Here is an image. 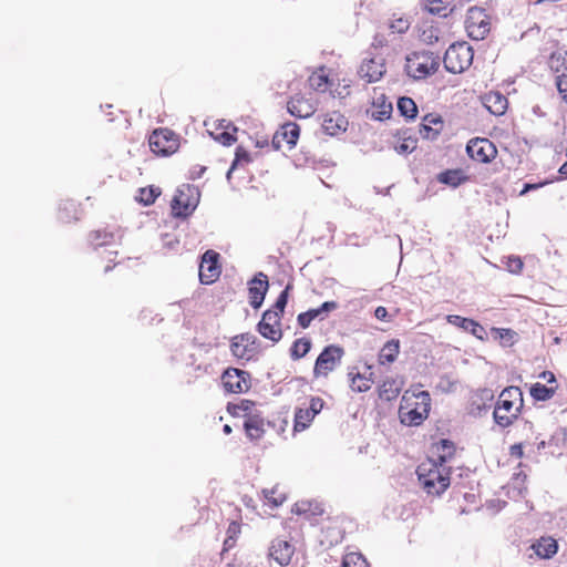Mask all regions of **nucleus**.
Here are the masks:
<instances>
[{
  "mask_svg": "<svg viewBox=\"0 0 567 567\" xmlns=\"http://www.w3.org/2000/svg\"><path fill=\"white\" fill-rule=\"evenodd\" d=\"M441 446L445 454L439 455V461L426 460L422 462L416 470L417 478L423 489L433 496L441 495L450 486V470L445 465L446 457L453 455V444L447 440L441 441Z\"/></svg>",
  "mask_w": 567,
  "mask_h": 567,
  "instance_id": "1",
  "label": "nucleus"
},
{
  "mask_svg": "<svg viewBox=\"0 0 567 567\" xmlns=\"http://www.w3.org/2000/svg\"><path fill=\"white\" fill-rule=\"evenodd\" d=\"M431 395L427 391L406 390L400 402L399 419L405 426H419L431 411Z\"/></svg>",
  "mask_w": 567,
  "mask_h": 567,
  "instance_id": "2",
  "label": "nucleus"
},
{
  "mask_svg": "<svg viewBox=\"0 0 567 567\" xmlns=\"http://www.w3.org/2000/svg\"><path fill=\"white\" fill-rule=\"evenodd\" d=\"M524 408L523 391L518 386H507L498 395L495 403L494 422L505 429L509 427L520 415Z\"/></svg>",
  "mask_w": 567,
  "mask_h": 567,
  "instance_id": "3",
  "label": "nucleus"
},
{
  "mask_svg": "<svg viewBox=\"0 0 567 567\" xmlns=\"http://www.w3.org/2000/svg\"><path fill=\"white\" fill-rule=\"evenodd\" d=\"M440 68V56L430 51H415L406 55L404 70L414 80H424Z\"/></svg>",
  "mask_w": 567,
  "mask_h": 567,
  "instance_id": "4",
  "label": "nucleus"
},
{
  "mask_svg": "<svg viewBox=\"0 0 567 567\" xmlns=\"http://www.w3.org/2000/svg\"><path fill=\"white\" fill-rule=\"evenodd\" d=\"M474 50L465 41L451 44L444 54V66L446 71L460 74L466 71L473 63Z\"/></svg>",
  "mask_w": 567,
  "mask_h": 567,
  "instance_id": "5",
  "label": "nucleus"
},
{
  "mask_svg": "<svg viewBox=\"0 0 567 567\" xmlns=\"http://www.w3.org/2000/svg\"><path fill=\"white\" fill-rule=\"evenodd\" d=\"M148 145L154 155L167 157L178 151L181 136L167 127H158L150 134Z\"/></svg>",
  "mask_w": 567,
  "mask_h": 567,
  "instance_id": "6",
  "label": "nucleus"
},
{
  "mask_svg": "<svg viewBox=\"0 0 567 567\" xmlns=\"http://www.w3.org/2000/svg\"><path fill=\"white\" fill-rule=\"evenodd\" d=\"M199 198L200 193L197 187L189 184L182 185L172 199V214L175 217H188L196 209Z\"/></svg>",
  "mask_w": 567,
  "mask_h": 567,
  "instance_id": "7",
  "label": "nucleus"
},
{
  "mask_svg": "<svg viewBox=\"0 0 567 567\" xmlns=\"http://www.w3.org/2000/svg\"><path fill=\"white\" fill-rule=\"evenodd\" d=\"M492 21L485 9L471 7L465 17L467 35L476 41L484 40L491 31Z\"/></svg>",
  "mask_w": 567,
  "mask_h": 567,
  "instance_id": "8",
  "label": "nucleus"
},
{
  "mask_svg": "<svg viewBox=\"0 0 567 567\" xmlns=\"http://www.w3.org/2000/svg\"><path fill=\"white\" fill-rule=\"evenodd\" d=\"M343 355L342 347L337 344L326 347L316 360L313 375L316 378H327L341 363Z\"/></svg>",
  "mask_w": 567,
  "mask_h": 567,
  "instance_id": "9",
  "label": "nucleus"
},
{
  "mask_svg": "<svg viewBox=\"0 0 567 567\" xmlns=\"http://www.w3.org/2000/svg\"><path fill=\"white\" fill-rule=\"evenodd\" d=\"M548 66L556 74L555 85L558 95L567 105V52H553L548 59Z\"/></svg>",
  "mask_w": 567,
  "mask_h": 567,
  "instance_id": "10",
  "label": "nucleus"
},
{
  "mask_svg": "<svg viewBox=\"0 0 567 567\" xmlns=\"http://www.w3.org/2000/svg\"><path fill=\"white\" fill-rule=\"evenodd\" d=\"M221 384L227 393H246L251 388V378L247 371L228 368L221 374Z\"/></svg>",
  "mask_w": 567,
  "mask_h": 567,
  "instance_id": "11",
  "label": "nucleus"
},
{
  "mask_svg": "<svg viewBox=\"0 0 567 567\" xmlns=\"http://www.w3.org/2000/svg\"><path fill=\"white\" fill-rule=\"evenodd\" d=\"M468 156L478 163L487 164L497 156V147L488 138L475 137L468 141L466 145Z\"/></svg>",
  "mask_w": 567,
  "mask_h": 567,
  "instance_id": "12",
  "label": "nucleus"
},
{
  "mask_svg": "<svg viewBox=\"0 0 567 567\" xmlns=\"http://www.w3.org/2000/svg\"><path fill=\"white\" fill-rule=\"evenodd\" d=\"M221 274L219 254L215 250H207L202 257L199 265V280L203 285L214 284Z\"/></svg>",
  "mask_w": 567,
  "mask_h": 567,
  "instance_id": "13",
  "label": "nucleus"
},
{
  "mask_svg": "<svg viewBox=\"0 0 567 567\" xmlns=\"http://www.w3.org/2000/svg\"><path fill=\"white\" fill-rule=\"evenodd\" d=\"M324 402L321 398H311L307 408H299L295 412L293 432L305 431L313 421L315 416L321 412Z\"/></svg>",
  "mask_w": 567,
  "mask_h": 567,
  "instance_id": "14",
  "label": "nucleus"
},
{
  "mask_svg": "<svg viewBox=\"0 0 567 567\" xmlns=\"http://www.w3.org/2000/svg\"><path fill=\"white\" fill-rule=\"evenodd\" d=\"M257 338L249 333H240L231 339L230 351L237 359L250 360L257 353Z\"/></svg>",
  "mask_w": 567,
  "mask_h": 567,
  "instance_id": "15",
  "label": "nucleus"
},
{
  "mask_svg": "<svg viewBox=\"0 0 567 567\" xmlns=\"http://www.w3.org/2000/svg\"><path fill=\"white\" fill-rule=\"evenodd\" d=\"M258 332L266 339L278 342L282 338L281 319L278 312L266 310L257 324Z\"/></svg>",
  "mask_w": 567,
  "mask_h": 567,
  "instance_id": "16",
  "label": "nucleus"
},
{
  "mask_svg": "<svg viewBox=\"0 0 567 567\" xmlns=\"http://www.w3.org/2000/svg\"><path fill=\"white\" fill-rule=\"evenodd\" d=\"M336 309H338V302L326 301L318 308H312L299 313L297 317V322L302 329H307L310 327L312 321L324 320L326 318H328L329 313L334 311Z\"/></svg>",
  "mask_w": 567,
  "mask_h": 567,
  "instance_id": "17",
  "label": "nucleus"
},
{
  "mask_svg": "<svg viewBox=\"0 0 567 567\" xmlns=\"http://www.w3.org/2000/svg\"><path fill=\"white\" fill-rule=\"evenodd\" d=\"M268 287V277L264 272L256 274L248 282L249 303L252 308L258 309L262 305Z\"/></svg>",
  "mask_w": 567,
  "mask_h": 567,
  "instance_id": "18",
  "label": "nucleus"
},
{
  "mask_svg": "<svg viewBox=\"0 0 567 567\" xmlns=\"http://www.w3.org/2000/svg\"><path fill=\"white\" fill-rule=\"evenodd\" d=\"M348 118L338 111L328 112L322 115L321 127L329 136H339L348 128Z\"/></svg>",
  "mask_w": 567,
  "mask_h": 567,
  "instance_id": "19",
  "label": "nucleus"
},
{
  "mask_svg": "<svg viewBox=\"0 0 567 567\" xmlns=\"http://www.w3.org/2000/svg\"><path fill=\"white\" fill-rule=\"evenodd\" d=\"M287 107L288 112L298 118H307L317 110V105L312 99L306 97L302 94H295L288 101Z\"/></svg>",
  "mask_w": 567,
  "mask_h": 567,
  "instance_id": "20",
  "label": "nucleus"
},
{
  "mask_svg": "<svg viewBox=\"0 0 567 567\" xmlns=\"http://www.w3.org/2000/svg\"><path fill=\"white\" fill-rule=\"evenodd\" d=\"M446 321L466 332H470L475 338L484 341L487 339L485 328L474 319L464 318L458 315H449Z\"/></svg>",
  "mask_w": 567,
  "mask_h": 567,
  "instance_id": "21",
  "label": "nucleus"
},
{
  "mask_svg": "<svg viewBox=\"0 0 567 567\" xmlns=\"http://www.w3.org/2000/svg\"><path fill=\"white\" fill-rule=\"evenodd\" d=\"M444 128V121L440 114H426L420 125V135L424 140L434 141Z\"/></svg>",
  "mask_w": 567,
  "mask_h": 567,
  "instance_id": "22",
  "label": "nucleus"
},
{
  "mask_svg": "<svg viewBox=\"0 0 567 567\" xmlns=\"http://www.w3.org/2000/svg\"><path fill=\"white\" fill-rule=\"evenodd\" d=\"M300 135V127L298 124L289 122L284 124L278 132L274 135L272 144L276 148L281 147L286 143L287 147L291 150L296 146Z\"/></svg>",
  "mask_w": 567,
  "mask_h": 567,
  "instance_id": "23",
  "label": "nucleus"
},
{
  "mask_svg": "<svg viewBox=\"0 0 567 567\" xmlns=\"http://www.w3.org/2000/svg\"><path fill=\"white\" fill-rule=\"evenodd\" d=\"M385 73V64L383 59H365L360 65L359 75L368 83L379 81Z\"/></svg>",
  "mask_w": 567,
  "mask_h": 567,
  "instance_id": "24",
  "label": "nucleus"
},
{
  "mask_svg": "<svg viewBox=\"0 0 567 567\" xmlns=\"http://www.w3.org/2000/svg\"><path fill=\"white\" fill-rule=\"evenodd\" d=\"M295 547L285 539L276 538L269 548V556L280 566H288L293 557Z\"/></svg>",
  "mask_w": 567,
  "mask_h": 567,
  "instance_id": "25",
  "label": "nucleus"
},
{
  "mask_svg": "<svg viewBox=\"0 0 567 567\" xmlns=\"http://www.w3.org/2000/svg\"><path fill=\"white\" fill-rule=\"evenodd\" d=\"M483 105L493 115L501 116L508 107L507 97L498 91H489L482 96Z\"/></svg>",
  "mask_w": 567,
  "mask_h": 567,
  "instance_id": "26",
  "label": "nucleus"
},
{
  "mask_svg": "<svg viewBox=\"0 0 567 567\" xmlns=\"http://www.w3.org/2000/svg\"><path fill=\"white\" fill-rule=\"evenodd\" d=\"M403 380L399 378L388 377L378 386V394L379 398L383 401H392L395 400L402 388H403Z\"/></svg>",
  "mask_w": 567,
  "mask_h": 567,
  "instance_id": "27",
  "label": "nucleus"
},
{
  "mask_svg": "<svg viewBox=\"0 0 567 567\" xmlns=\"http://www.w3.org/2000/svg\"><path fill=\"white\" fill-rule=\"evenodd\" d=\"M400 340L391 339L386 341L378 353L379 365H390L394 363L400 354Z\"/></svg>",
  "mask_w": 567,
  "mask_h": 567,
  "instance_id": "28",
  "label": "nucleus"
},
{
  "mask_svg": "<svg viewBox=\"0 0 567 567\" xmlns=\"http://www.w3.org/2000/svg\"><path fill=\"white\" fill-rule=\"evenodd\" d=\"M369 373H360V372H349L350 377V388L354 392H367L370 390L374 383L373 373L371 372V365H368Z\"/></svg>",
  "mask_w": 567,
  "mask_h": 567,
  "instance_id": "29",
  "label": "nucleus"
},
{
  "mask_svg": "<svg viewBox=\"0 0 567 567\" xmlns=\"http://www.w3.org/2000/svg\"><path fill=\"white\" fill-rule=\"evenodd\" d=\"M530 549L539 558H550L558 549L557 542L553 537H542L530 545Z\"/></svg>",
  "mask_w": 567,
  "mask_h": 567,
  "instance_id": "30",
  "label": "nucleus"
},
{
  "mask_svg": "<svg viewBox=\"0 0 567 567\" xmlns=\"http://www.w3.org/2000/svg\"><path fill=\"white\" fill-rule=\"evenodd\" d=\"M454 0H421L425 11L433 16L447 17L453 11Z\"/></svg>",
  "mask_w": 567,
  "mask_h": 567,
  "instance_id": "31",
  "label": "nucleus"
},
{
  "mask_svg": "<svg viewBox=\"0 0 567 567\" xmlns=\"http://www.w3.org/2000/svg\"><path fill=\"white\" fill-rule=\"evenodd\" d=\"M443 38V32L437 24L425 22L419 30V40L426 45H434Z\"/></svg>",
  "mask_w": 567,
  "mask_h": 567,
  "instance_id": "32",
  "label": "nucleus"
},
{
  "mask_svg": "<svg viewBox=\"0 0 567 567\" xmlns=\"http://www.w3.org/2000/svg\"><path fill=\"white\" fill-rule=\"evenodd\" d=\"M244 429L246 435L251 441H258L265 434V421L261 416L257 414L249 415L244 423Z\"/></svg>",
  "mask_w": 567,
  "mask_h": 567,
  "instance_id": "33",
  "label": "nucleus"
},
{
  "mask_svg": "<svg viewBox=\"0 0 567 567\" xmlns=\"http://www.w3.org/2000/svg\"><path fill=\"white\" fill-rule=\"evenodd\" d=\"M262 496L266 501L265 504L271 508H277L287 501V492L281 484H275L270 488H264Z\"/></svg>",
  "mask_w": 567,
  "mask_h": 567,
  "instance_id": "34",
  "label": "nucleus"
},
{
  "mask_svg": "<svg viewBox=\"0 0 567 567\" xmlns=\"http://www.w3.org/2000/svg\"><path fill=\"white\" fill-rule=\"evenodd\" d=\"M494 395L489 389H481L474 392L470 399V411L471 413H480L489 406Z\"/></svg>",
  "mask_w": 567,
  "mask_h": 567,
  "instance_id": "35",
  "label": "nucleus"
},
{
  "mask_svg": "<svg viewBox=\"0 0 567 567\" xmlns=\"http://www.w3.org/2000/svg\"><path fill=\"white\" fill-rule=\"evenodd\" d=\"M59 219L62 223L78 220L81 215L80 205L73 199H64L59 205Z\"/></svg>",
  "mask_w": 567,
  "mask_h": 567,
  "instance_id": "36",
  "label": "nucleus"
},
{
  "mask_svg": "<svg viewBox=\"0 0 567 567\" xmlns=\"http://www.w3.org/2000/svg\"><path fill=\"white\" fill-rule=\"evenodd\" d=\"M116 238V233L107 228L96 229L90 233L89 240L93 247H101L112 244Z\"/></svg>",
  "mask_w": 567,
  "mask_h": 567,
  "instance_id": "37",
  "label": "nucleus"
},
{
  "mask_svg": "<svg viewBox=\"0 0 567 567\" xmlns=\"http://www.w3.org/2000/svg\"><path fill=\"white\" fill-rule=\"evenodd\" d=\"M557 389L558 385H546L536 382L530 386L529 394L535 401H547L554 396Z\"/></svg>",
  "mask_w": 567,
  "mask_h": 567,
  "instance_id": "38",
  "label": "nucleus"
},
{
  "mask_svg": "<svg viewBox=\"0 0 567 567\" xmlns=\"http://www.w3.org/2000/svg\"><path fill=\"white\" fill-rule=\"evenodd\" d=\"M309 86L317 92H326L330 86L329 78L323 68L315 71L308 79Z\"/></svg>",
  "mask_w": 567,
  "mask_h": 567,
  "instance_id": "39",
  "label": "nucleus"
},
{
  "mask_svg": "<svg viewBox=\"0 0 567 567\" xmlns=\"http://www.w3.org/2000/svg\"><path fill=\"white\" fill-rule=\"evenodd\" d=\"M493 338L503 347H512L516 342L517 333L509 328H495L491 329Z\"/></svg>",
  "mask_w": 567,
  "mask_h": 567,
  "instance_id": "40",
  "label": "nucleus"
},
{
  "mask_svg": "<svg viewBox=\"0 0 567 567\" xmlns=\"http://www.w3.org/2000/svg\"><path fill=\"white\" fill-rule=\"evenodd\" d=\"M467 177L465 176L464 172L462 169H447L439 174L437 181L440 183L451 185V186H458L463 182H465Z\"/></svg>",
  "mask_w": 567,
  "mask_h": 567,
  "instance_id": "41",
  "label": "nucleus"
},
{
  "mask_svg": "<svg viewBox=\"0 0 567 567\" xmlns=\"http://www.w3.org/2000/svg\"><path fill=\"white\" fill-rule=\"evenodd\" d=\"M291 512L296 515L305 517L322 514V509L318 505H315L309 501H299L295 503V505L291 508Z\"/></svg>",
  "mask_w": 567,
  "mask_h": 567,
  "instance_id": "42",
  "label": "nucleus"
},
{
  "mask_svg": "<svg viewBox=\"0 0 567 567\" xmlns=\"http://www.w3.org/2000/svg\"><path fill=\"white\" fill-rule=\"evenodd\" d=\"M311 349V340L309 338L296 339L290 348V355L293 360L303 358Z\"/></svg>",
  "mask_w": 567,
  "mask_h": 567,
  "instance_id": "43",
  "label": "nucleus"
},
{
  "mask_svg": "<svg viewBox=\"0 0 567 567\" xmlns=\"http://www.w3.org/2000/svg\"><path fill=\"white\" fill-rule=\"evenodd\" d=\"M398 109L400 113L406 118H414L417 114L415 102L408 96L400 97L398 101Z\"/></svg>",
  "mask_w": 567,
  "mask_h": 567,
  "instance_id": "44",
  "label": "nucleus"
},
{
  "mask_svg": "<svg viewBox=\"0 0 567 567\" xmlns=\"http://www.w3.org/2000/svg\"><path fill=\"white\" fill-rule=\"evenodd\" d=\"M251 161L249 153L247 150L243 146H238L236 148L235 153V159L231 163V166L227 173V177H230V174L238 167V166H245L249 164Z\"/></svg>",
  "mask_w": 567,
  "mask_h": 567,
  "instance_id": "45",
  "label": "nucleus"
},
{
  "mask_svg": "<svg viewBox=\"0 0 567 567\" xmlns=\"http://www.w3.org/2000/svg\"><path fill=\"white\" fill-rule=\"evenodd\" d=\"M159 195L161 190L158 187L148 186L140 188L138 196L136 198L144 205H152Z\"/></svg>",
  "mask_w": 567,
  "mask_h": 567,
  "instance_id": "46",
  "label": "nucleus"
},
{
  "mask_svg": "<svg viewBox=\"0 0 567 567\" xmlns=\"http://www.w3.org/2000/svg\"><path fill=\"white\" fill-rule=\"evenodd\" d=\"M341 567H369V564L362 554L348 553L343 556Z\"/></svg>",
  "mask_w": 567,
  "mask_h": 567,
  "instance_id": "47",
  "label": "nucleus"
},
{
  "mask_svg": "<svg viewBox=\"0 0 567 567\" xmlns=\"http://www.w3.org/2000/svg\"><path fill=\"white\" fill-rule=\"evenodd\" d=\"M410 21L405 17L393 18L389 28L392 33L404 34L410 29Z\"/></svg>",
  "mask_w": 567,
  "mask_h": 567,
  "instance_id": "48",
  "label": "nucleus"
},
{
  "mask_svg": "<svg viewBox=\"0 0 567 567\" xmlns=\"http://www.w3.org/2000/svg\"><path fill=\"white\" fill-rule=\"evenodd\" d=\"M417 146V140L412 136L402 137L400 142L394 146L399 154H408L414 151Z\"/></svg>",
  "mask_w": 567,
  "mask_h": 567,
  "instance_id": "49",
  "label": "nucleus"
},
{
  "mask_svg": "<svg viewBox=\"0 0 567 567\" xmlns=\"http://www.w3.org/2000/svg\"><path fill=\"white\" fill-rule=\"evenodd\" d=\"M241 532L240 524L231 522L227 528V538L224 542L225 548H230L235 545L237 537Z\"/></svg>",
  "mask_w": 567,
  "mask_h": 567,
  "instance_id": "50",
  "label": "nucleus"
},
{
  "mask_svg": "<svg viewBox=\"0 0 567 567\" xmlns=\"http://www.w3.org/2000/svg\"><path fill=\"white\" fill-rule=\"evenodd\" d=\"M291 286L288 285L279 295L277 298L272 309H269L271 312H278L279 318L281 319L286 305L288 302V292L290 290Z\"/></svg>",
  "mask_w": 567,
  "mask_h": 567,
  "instance_id": "51",
  "label": "nucleus"
},
{
  "mask_svg": "<svg viewBox=\"0 0 567 567\" xmlns=\"http://www.w3.org/2000/svg\"><path fill=\"white\" fill-rule=\"evenodd\" d=\"M236 132H237V128L235 126H233L231 131L226 130L221 133H218L215 136V140L225 146H230L237 141L236 135H235Z\"/></svg>",
  "mask_w": 567,
  "mask_h": 567,
  "instance_id": "52",
  "label": "nucleus"
},
{
  "mask_svg": "<svg viewBox=\"0 0 567 567\" xmlns=\"http://www.w3.org/2000/svg\"><path fill=\"white\" fill-rule=\"evenodd\" d=\"M505 265L508 271H511L512 274H519L524 267L523 260L517 256L507 257Z\"/></svg>",
  "mask_w": 567,
  "mask_h": 567,
  "instance_id": "53",
  "label": "nucleus"
},
{
  "mask_svg": "<svg viewBox=\"0 0 567 567\" xmlns=\"http://www.w3.org/2000/svg\"><path fill=\"white\" fill-rule=\"evenodd\" d=\"M374 316L378 320L389 322L391 321V316L389 315L388 310L383 306H379L374 310Z\"/></svg>",
  "mask_w": 567,
  "mask_h": 567,
  "instance_id": "54",
  "label": "nucleus"
},
{
  "mask_svg": "<svg viewBox=\"0 0 567 567\" xmlns=\"http://www.w3.org/2000/svg\"><path fill=\"white\" fill-rule=\"evenodd\" d=\"M509 455L515 458H522L524 456V444L517 443L509 447Z\"/></svg>",
  "mask_w": 567,
  "mask_h": 567,
  "instance_id": "55",
  "label": "nucleus"
},
{
  "mask_svg": "<svg viewBox=\"0 0 567 567\" xmlns=\"http://www.w3.org/2000/svg\"><path fill=\"white\" fill-rule=\"evenodd\" d=\"M254 405H255V402L251 400H241L240 403H238L234 406V409L240 410L243 412H249Z\"/></svg>",
  "mask_w": 567,
  "mask_h": 567,
  "instance_id": "56",
  "label": "nucleus"
},
{
  "mask_svg": "<svg viewBox=\"0 0 567 567\" xmlns=\"http://www.w3.org/2000/svg\"><path fill=\"white\" fill-rule=\"evenodd\" d=\"M539 378L545 380L548 385H558L557 381H556V377H555V374L551 371H543L539 374Z\"/></svg>",
  "mask_w": 567,
  "mask_h": 567,
  "instance_id": "57",
  "label": "nucleus"
},
{
  "mask_svg": "<svg viewBox=\"0 0 567 567\" xmlns=\"http://www.w3.org/2000/svg\"><path fill=\"white\" fill-rule=\"evenodd\" d=\"M546 184H547V182L537 183V184H525L524 188L520 190V195H525L527 192L537 189Z\"/></svg>",
  "mask_w": 567,
  "mask_h": 567,
  "instance_id": "58",
  "label": "nucleus"
},
{
  "mask_svg": "<svg viewBox=\"0 0 567 567\" xmlns=\"http://www.w3.org/2000/svg\"><path fill=\"white\" fill-rule=\"evenodd\" d=\"M558 173H559L560 177L557 178V181L564 179L567 177V161L559 167Z\"/></svg>",
  "mask_w": 567,
  "mask_h": 567,
  "instance_id": "59",
  "label": "nucleus"
},
{
  "mask_svg": "<svg viewBox=\"0 0 567 567\" xmlns=\"http://www.w3.org/2000/svg\"><path fill=\"white\" fill-rule=\"evenodd\" d=\"M384 44H385L384 40H381V39H378V38L374 39V42H373L374 47H383Z\"/></svg>",
  "mask_w": 567,
  "mask_h": 567,
  "instance_id": "60",
  "label": "nucleus"
},
{
  "mask_svg": "<svg viewBox=\"0 0 567 567\" xmlns=\"http://www.w3.org/2000/svg\"><path fill=\"white\" fill-rule=\"evenodd\" d=\"M231 431H233V430H231V426H230V425H228V424H225V425H224V427H223V432H224L225 434H227V435H228V434H230V433H231Z\"/></svg>",
  "mask_w": 567,
  "mask_h": 567,
  "instance_id": "61",
  "label": "nucleus"
},
{
  "mask_svg": "<svg viewBox=\"0 0 567 567\" xmlns=\"http://www.w3.org/2000/svg\"><path fill=\"white\" fill-rule=\"evenodd\" d=\"M203 563H204V564H203V567H210V565H212L213 560H212V559H209V560L204 559V561H203Z\"/></svg>",
  "mask_w": 567,
  "mask_h": 567,
  "instance_id": "62",
  "label": "nucleus"
},
{
  "mask_svg": "<svg viewBox=\"0 0 567 567\" xmlns=\"http://www.w3.org/2000/svg\"><path fill=\"white\" fill-rule=\"evenodd\" d=\"M115 265H116V264H114L113 266H111V265H106V266L104 267V272H109V271H110V270H111Z\"/></svg>",
  "mask_w": 567,
  "mask_h": 567,
  "instance_id": "63",
  "label": "nucleus"
},
{
  "mask_svg": "<svg viewBox=\"0 0 567 567\" xmlns=\"http://www.w3.org/2000/svg\"><path fill=\"white\" fill-rule=\"evenodd\" d=\"M545 446H546L545 441H540V442L538 443V450H540V449H545Z\"/></svg>",
  "mask_w": 567,
  "mask_h": 567,
  "instance_id": "64",
  "label": "nucleus"
}]
</instances>
